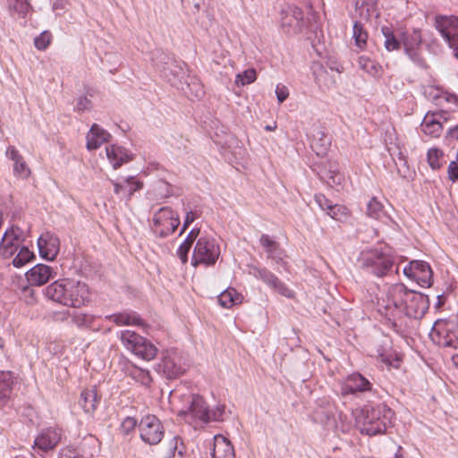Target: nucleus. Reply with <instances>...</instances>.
Listing matches in <instances>:
<instances>
[{
  "label": "nucleus",
  "instance_id": "nucleus-1",
  "mask_svg": "<svg viewBox=\"0 0 458 458\" xmlns=\"http://www.w3.org/2000/svg\"><path fill=\"white\" fill-rule=\"evenodd\" d=\"M386 315L403 313L406 317L420 319L429 307L428 295L408 289L403 284H394L386 292Z\"/></svg>",
  "mask_w": 458,
  "mask_h": 458
},
{
  "label": "nucleus",
  "instance_id": "nucleus-2",
  "mask_svg": "<svg viewBox=\"0 0 458 458\" xmlns=\"http://www.w3.org/2000/svg\"><path fill=\"white\" fill-rule=\"evenodd\" d=\"M44 294L55 302L72 308H81L89 300L88 285L72 278L55 280L45 288Z\"/></svg>",
  "mask_w": 458,
  "mask_h": 458
},
{
  "label": "nucleus",
  "instance_id": "nucleus-3",
  "mask_svg": "<svg viewBox=\"0 0 458 458\" xmlns=\"http://www.w3.org/2000/svg\"><path fill=\"white\" fill-rule=\"evenodd\" d=\"M392 416L393 411L386 405H365L356 418V424L361 434H384L391 423Z\"/></svg>",
  "mask_w": 458,
  "mask_h": 458
},
{
  "label": "nucleus",
  "instance_id": "nucleus-4",
  "mask_svg": "<svg viewBox=\"0 0 458 458\" xmlns=\"http://www.w3.org/2000/svg\"><path fill=\"white\" fill-rule=\"evenodd\" d=\"M360 267L368 273L377 277H384L392 272L399 273V267L395 265L392 254L382 249H373L361 253Z\"/></svg>",
  "mask_w": 458,
  "mask_h": 458
},
{
  "label": "nucleus",
  "instance_id": "nucleus-5",
  "mask_svg": "<svg viewBox=\"0 0 458 458\" xmlns=\"http://www.w3.org/2000/svg\"><path fill=\"white\" fill-rule=\"evenodd\" d=\"M220 256V247L216 241L209 236H201L197 240L192 257L191 265L197 267L203 264L213 266Z\"/></svg>",
  "mask_w": 458,
  "mask_h": 458
},
{
  "label": "nucleus",
  "instance_id": "nucleus-6",
  "mask_svg": "<svg viewBox=\"0 0 458 458\" xmlns=\"http://www.w3.org/2000/svg\"><path fill=\"white\" fill-rule=\"evenodd\" d=\"M120 339L126 349L145 360L154 359L157 353V348L149 340L134 331H122Z\"/></svg>",
  "mask_w": 458,
  "mask_h": 458
},
{
  "label": "nucleus",
  "instance_id": "nucleus-7",
  "mask_svg": "<svg viewBox=\"0 0 458 458\" xmlns=\"http://www.w3.org/2000/svg\"><path fill=\"white\" fill-rule=\"evenodd\" d=\"M429 336L439 346L458 348V325L454 320L437 319Z\"/></svg>",
  "mask_w": 458,
  "mask_h": 458
},
{
  "label": "nucleus",
  "instance_id": "nucleus-8",
  "mask_svg": "<svg viewBox=\"0 0 458 458\" xmlns=\"http://www.w3.org/2000/svg\"><path fill=\"white\" fill-rule=\"evenodd\" d=\"M180 225V218L170 207L160 208L153 216L152 231L155 235L165 238L175 232Z\"/></svg>",
  "mask_w": 458,
  "mask_h": 458
},
{
  "label": "nucleus",
  "instance_id": "nucleus-9",
  "mask_svg": "<svg viewBox=\"0 0 458 458\" xmlns=\"http://www.w3.org/2000/svg\"><path fill=\"white\" fill-rule=\"evenodd\" d=\"M187 407L179 411L180 415H191L204 422L209 420H219L224 412V407L217 408L216 411H210L205 400L199 394H191L187 399Z\"/></svg>",
  "mask_w": 458,
  "mask_h": 458
},
{
  "label": "nucleus",
  "instance_id": "nucleus-10",
  "mask_svg": "<svg viewBox=\"0 0 458 458\" xmlns=\"http://www.w3.org/2000/svg\"><path fill=\"white\" fill-rule=\"evenodd\" d=\"M248 268L249 275L261 280L267 287L271 288L280 295L289 299L294 297V292L267 267L249 265Z\"/></svg>",
  "mask_w": 458,
  "mask_h": 458
},
{
  "label": "nucleus",
  "instance_id": "nucleus-11",
  "mask_svg": "<svg viewBox=\"0 0 458 458\" xmlns=\"http://www.w3.org/2000/svg\"><path fill=\"white\" fill-rule=\"evenodd\" d=\"M280 26L286 34H297L301 30L303 11L294 4H284L279 13Z\"/></svg>",
  "mask_w": 458,
  "mask_h": 458
},
{
  "label": "nucleus",
  "instance_id": "nucleus-12",
  "mask_svg": "<svg viewBox=\"0 0 458 458\" xmlns=\"http://www.w3.org/2000/svg\"><path fill=\"white\" fill-rule=\"evenodd\" d=\"M436 28L458 59V17L453 15L437 17Z\"/></svg>",
  "mask_w": 458,
  "mask_h": 458
},
{
  "label": "nucleus",
  "instance_id": "nucleus-13",
  "mask_svg": "<svg viewBox=\"0 0 458 458\" xmlns=\"http://www.w3.org/2000/svg\"><path fill=\"white\" fill-rule=\"evenodd\" d=\"M139 429L140 438L148 445H157L164 437V427L155 415L144 416L139 424Z\"/></svg>",
  "mask_w": 458,
  "mask_h": 458
},
{
  "label": "nucleus",
  "instance_id": "nucleus-14",
  "mask_svg": "<svg viewBox=\"0 0 458 458\" xmlns=\"http://www.w3.org/2000/svg\"><path fill=\"white\" fill-rule=\"evenodd\" d=\"M154 65L159 69L161 75L176 87H179L175 81V76L183 73L182 68L176 64L171 57L162 50H156L152 55Z\"/></svg>",
  "mask_w": 458,
  "mask_h": 458
},
{
  "label": "nucleus",
  "instance_id": "nucleus-15",
  "mask_svg": "<svg viewBox=\"0 0 458 458\" xmlns=\"http://www.w3.org/2000/svg\"><path fill=\"white\" fill-rule=\"evenodd\" d=\"M403 274L422 287H429L433 282V271L426 261L412 260L403 268Z\"/></svg>",
  "mask_w": 458,
  "mask_h": 458
},
{
  "label": "nucleus",
  "instance_id": "nucleus-16",
  "mask_svg": "<svg viewBox=\"0 0 458 458\" xmlns=\"http://www.w3.org/2000/svg\"><path fill=\"white\" fill-rule=\"evenodd\" d=\"M156 369L169 379L176 378L184 372L181 358L174 352H166L157 365Z\"/></svg>",
  "mask_w": 458,
  "mask_h": 458
},
{
  "label": "nucleus",
  "instance_id": "nucleus-17",
  "mask_svg": "<svg viewBox=\"0 0 458 458\" xmlns=\"http://www.w3.org/2000/svg\"><path fill=\"white\" fill-rule=\"evenodd\" d=\"M62 439V430L58 428L49 427L43 429L35 438L33 448L42 452H48L57 446Z\"/></svg>",
  "mask_w": 458,
  "mask_h": 458
},
{
  "label": "nucleus",
  "instance_id": "nucleus-18",
  "mask_svg": "<svg viewBox=\"0 0 458 458\" xmlns=\"http://www.w3.org/2000/svg\"><path fill=\"white\" fill-rule=\"evenodd\" d=\"M38 246L43 259L54 260L59 253L60 240L57 236L47 232L38 239Z\"/></svg>",
  "mask_w": 458,
  "mask_h": 458
},
{
  "label": "nucleus",
  "instance_id": "nucleus-19",
  "mask_svg": "<svg viewBox=\"0 0 458 458\" xmlns=\"http://www.w3.org/2000/svg\"><path fill=\"white\" fill-rule=\"evenodd\" d=\"M57 272L45 264H38L26 273V279L31 285H43L50 279H54Z\"/></svg>",
  "mask_w": 458,
  "mask_h": 458
},
{
  "label": "nucleus",
  "instance_id": "nucleus-20",
  "mask_svg": "<svg viewBox=\"0 0 458 458\" xmlns=\"http://www.w3.org/2000/svg\"><path fill=\"white\" fill-rule=\"evenodd\" d=\"M446 114L447 113L443 110L431 114L428 113L420 124L421 131L430 137H439L443 131V125L439 119H444L446 121Z\"/></svg>",
  "mask_w": 458,
  "mask_h": 458
},
{
  "label": "nucleus",
  "instance_id": "nucleus-21",
  "mask_svg": "<svg viewBox=\"0 0 458 458\" xmlns=\"http://www.w3.org/2000/svg\"><path fill=\"white\" fill-rule=\"evenodd\" d=\"M259 242L267 253V259H271L276 265H286V262L284 260V250L276 241L268 234L263 233L259 238Z\"/></svg>",
  "mask_w": 458,
  "mask_h": 458
},
{
  "label": "nucleus",
  "instance_id": "nucleus-22",
  "mask_svg": "<svg viewBox=\"0 0 458 458\" xmlns=\"http://www.w3.org/2000/svg\"><path fill=\"white\" fill-rule=\"evenodd\" d=\"M6 157L13 162V175L17 178L27 179L30 175V169L24 157L13 146H9L5 152Z\"/></svg>",
  "mask_w": 458,
  "mask_h": 458
},
{
  "label": "nucleus",
  "instance_id": "nucleus-23",
  "mask_svg": "<svg viewBox=\"0 0 458 458\" xmlns=\"http://www.w3.org/2000/svg\"><path fill=\"white\" fill-rule=\"evenodd\" d=\"M212 458H234V447L231 441L222 435H216L213 438Z\"/></svg>",
  "mask_w": 458,
  "mask_h": 458
},
{
  "label": "nucleus",
  "instance_id": "nucleus-24",
  "mask_svg": "<svg viewBox=\"0 0 458 458\" xmlns=\"http://www.w3.org/2000/svg\"><path fill=\"white\" fill-rule=\"evenodd\" d=\"M107 158L114 169L133 159V155L126 148L117 145H111L106 148Z\"/></svg>",
  "mask_w": 458,
  "mask_h": 458
},
{
  "label": "nucleus",
  "instance_id": "nucleus-25",
  "mask_svg": "<svg viewBox=\"0 0 458 458\" xmlns=\"http://www.w3.org/2000/svg\"><path fill=\"white\" fill-rule=\"evenodd\" d=\"M111 135L94 123L87 135V148L93 150L98 148L103 143L107 142Z\"/></svg>",
  "mask_w": 458,
  "mask_h": 458
},
{
  "label": "nucleus",
  "instance_id": "nucleus-26",
  "mask_svg": "<svg viewBox=\"0 0 458 458\" xmlns=\"http://www.w3.org/2000/svg\"><path fill=\"white\" fill-rule=\"evenodd\" d=\"M370 389L369 381L360 373H353L347 377L344 391L345 393L354 394L356 392H364Z\"/></svg>",
  "mask_w": 458,
  "mask_h": 458
},
{
  "label": "nucleus",
  "instance_id": "nucleus-27",
  "mask_svg": "<svg viewBox=\"0 0 458 458\" xmlns=\"http://www.w3.org/2000/svg\"><path fill=\"white\" fill-rule=\"evenodd\" d=\"M98 400L96 387L84 389L81 393L79 404L86 413H92L98 406Z\"/></svg>",
  "mask_w": 458,
  "mask_h": 458
},
{
  "label": "nucleus",
  "instance_id": "nucleus-28",
  "mask_svg": "<svg viewBox=\"0 0 458 458\" xmlns=\"http://www.w3.org/2000/svg\"><path fill=\"white\" fill-rule=\"evenodd\" d=\"M13 379L10 371H0V406H4L10 399Z\"/></svg>",
  "mask_w": 458,
  "mask_h": 458
},
{
  "label": "nucleus",
  "instance_id": "nucleus-29",
  "mask_svg": "<svg viewBox=\"0 0 458 458\" xmlns=\"http://www.w3.org/2000/svg\"><path fill=\"white\" fill-rule=\"evenodd\" d=\"M355 15L360 20L369 21L376 11L377 0H354Z\"/></svg>",
  "mask_w": 458,
  "mask_h": 458
},
{
  "label": "nucleus",
  "instance_id": "nucleus-30",
  "mask_svg": "<svg viewBox=\"0 0 458 458\" xmlns=\"http://www.w3.org/2000/svg\"><path fill=\"white\" fill-rule=\"evenodd\" d=\"M185 445L179 436L173 437L166 444L164 458H183Z\"/></svg>",
  "mask_w": 458,
  "mask_h": 458
},
{
  "label": "nucleus",
  "instance_id": "nucleus-31",
  "mask_svg": "<svg viewBox=\"0 0 458 458\" xmlns=\"http://www.w3.org/2000/svg\"><path fill=\"white\" fill-rule=\"evenodd\" d=\"M200 232L199 228H193L188 233L185 240L182 242V244L177 249V256L181 259L182 264L187 263L188 261V253L195 242L196 238L199 236Z\"/></svg>",
  "mask_w": 458,
  "mask_h": 458
},
{
  "label": "nucleus",
  "instance_id": "nucleus-32",
  "mask_svg": "<svg viewBox=\"0 0 458 458\" xmlns=\"http://www.w3.org/2000/svg\"><path fill=\"white\" fill-rule=\"evenodd\" d=\"M113 321L117 326H139L143 327L144 321L136 312H123L118 314H114L112 316Z\"/></svg>",
  "mask_w": 458,
  "mask_h": 458
},
{
  "label": "nucleus",
  "instance_id": "nucleus-33",
  "mask_svg": "<svg viewBox=\"0 0 458 458\" xmlns=\"http://www.w3.org/2000/svg\"><path fill=\"white\" fill-rule=\"evenodd\" d=\"M402 44L404 51L416 49L421 43V32L420 30H412V31H404L402 33Z\"/></svg>",
  "mask_w": 458,
  "mask_h": 458
},
{
  "label": "nucleus",
  "instance_id": "nucleus-34",
  "mask_svg": "<svg viewBox=\"0 0 458 458\" xmlns=\"http://www.w3.org/2000/svg\"><path fill=\"white\" fill-rule=\"evenodd\" d=\"M7 7L12 15L17 13L20 18H25L32 9L29 0H7Z\"/></svg>",
  "mask_w": 458,
  "mask_h": 458
},
{
  "label": "nucleus",
  "instance_id": "nucleus-35",
  "mask_svg": "<svg viewBox=\"0 0 458 458\" xmlns=\"http://www.w3.org/2000/svg\"><path fill=\"white\" fill-rule=\"evenodd\" d=\"M18 246L19 242L4 233L0 242V256L4 259L11 258L18 250Z\"/></svg>",
  "mask_w": 458,
  "mask_h": 458
},
{
  "label": "nucleus",
  "instance_id": "nucleus-36",
  "mask_svg": "<svg viewBox=\"0 0 458 458\" xmlns=\"http://www.w3.org/2000/svg\"><path fill=\"white\" fill-rule=\"evenodd\" d=\"M326 181L328 186L335 188L339 191V187L344 181V176L336 170L335 165H330L329 170L326 173L325 176H321Z\"/></svg>",
  "mask_w": 458,
  "mask_h": 458
},
{
  "label": "nucleus",
  "instance_id": "nucleus-37",
  "mask_svg": "<svg viewBox=\"0 0 458 458\" xmlns=\"http://www.w3.org/2000/svg\"><path fill=\"white\" fill-rule=\"evenodd\" d=\"M363 21L364 20L360 19L359 21H355L352 29V38L355 40L356 46L360 49L366 46L368 40V33L362 25Z\"/></svg>",
  "mask_w": 458,
  "mask_h": 458
},
{
  "label": "nucleus",
  "instance_id": "nucleus-38",
  "mask_svg": "<svg viewBox=\"0 0 458 458\" xmlns=\"http://www.w3.org/2000/svg\"><path fill=\"white\" fill-rule=\"evenodd\" d=\"M381 31L385 37V47L387 51H394L400 49L402 45V39H398L393 33L391 28L383 26Z\"/></svg>",
  "mask_w": 458,
  "mask_h": 458
},
{
  "label": "nucleus",
  "instance_id": "nucleus-39",
  "mask_svg": "<svg viewBox=\"0 0 458 458\" xmlns=\"http://www.w3.org/2000/svg\"><path fill=\"white\" fill-rule=\"evenodd\" d=\"M185 87L182 86V89L189 98H200L204 95L203 87L196 79L191 78L190 81H185Z\"/></svg>",
  "mask_w": 458,
  "mask_h": 458
},
{
  "label": "nucleus",
  "instance_id": "nucleus-40",
  "mask_svg": "<svg viewBox=\"0 0 458 458\" xmlns=\"http://www.w3.org/2000/svg\"><path fill=\"white\" fill-rule=\"evenodd\" d=\"M239 299L240 295L233 288H228L225 290L218 296V301L224 308H230L233 305L240 302Z\"/></svg>",
  "mask_w": 458,
  "mask_h": 458
},
{
  "label": "nucleus",
  "instance_id": "nucleus-41",
  "mask_svg": "<svg viewBox=\"0 0 458 458\" xmlns=\"http://www.w3.org/2000/svg\"><path fill=\"white\" fill-rule=\"evenodd\" d=\"M129 376L136 382H139L144 386H149L152 382V377L148 370L142 369L138 367L132 368L129 371Z\"/></svg>",
  "mask_w": 458,
  "mask_h": 458
},
{
  "label": "nucleus",
  "instance_id": "nucleus-42",
  "mask_svg": "<svg viewBox=\"0 0 458 458\" xmlns=\"http://www.w3.org/2000/svg\"><path fill=\"white\" fill-rule=\"evenodd\" d=\"M359 66L371 76H376L381 66L370 58L361 55L359 57Z\"/></svg>",
  "mask_w": 458,
  "mask_h": 458
},
{
  "label": "nucleus",
  "instance_id": "nucleus-43",
  "mask_svg": "<svg viewBox=\"0 0 458 458\" xmlns=\"http://www.w3.org/2000/svg\"><path fill=\"white\" fill-rule=\"evenodd\" d=\"M34 258V253L31 252L28 247L22 246L18 254L13 259V265L15 267H21Z\"/></svg>",
  "mask_w": 458,
  "mask_h": 458
},
{
  "label": "nucleus",
  "instance_id": "nucleus-44",
  "mask_svg": "<svg viewBox=\"0 0 458 458\" xmlns=\"http://www.w3.org/2000/svg\"><path fill=\"white\" fill-rule=\"evenodd\" d=\"M367 214L374 219H379L385 214L384 207L376 198H372L367 204Z\"/></svg>",
  "mask_w": 458,
  "mask_h": 458
},
{
  "label": "nucleus",
  "instance_id": "nucleus-45",
  "mask_svg": "<svg viewBox=\"0 0 458 458\" xmlns=\"http://www.w3.org/2000/svg\"><path fill=\"white\" fill-rule=\"evenodd\" d=\"M327 214L336 221H344L348 217V209L344 206L332 203Z\"/></svg>",
  "mask_w": 458,
  "mask_h": 458
},
{
  "label": "nucleus",
  "instance_id": "nucleus-46",
  "mask_svg": "<svg viewBox=\"0 0 458 458\" xmlns=\"http://www.w3.org/2000/svg\"><path fill=\"white\" fill-rule=\"evenodd\" d=\"M30 283L28 281H23V284L21 285V296L27 304L32 305L36 302L35 291L34 289L29 285Z\"/></svg>",
  "mask_w": 458,
  "mask_h": 458
},
{
  "label": "nucleus",
  "instance_id": "nucleus-47",
  "mask_svg": "<svg viewBox=\"0 0 458 458\" xmlns=\"http://www.w3.org/2000/svg\"><path fill=\"white\" fill-rule=\"evenodd\" d=\"M257 79V73L254 69H248L244 71L242 73H238L236 75L235 83L237 85L244 86L250 83H252Z\"/></svg>",
  "mask_w": 458,
  "mask_h": 458
},
{
  "label": "nucleus",
  "instance_id": "nucleus-48",
  "mask_svg": "<svg viewBox=\"0 0 458 458\" xmlns=\"http://www.w3.org/2000/svg\"><path fill=\"white\" fill-rule=\"evenodd\" d=\"M443 157V152L437 148H430L427 154V159L429 166L433 170H438L441 167L439 162L440 157Z\"/></svg>",
  "mask_w": 458,
  "mask_h": 458
},
{
  "label": "nucleus",
  "instance_id": "nucleus-49",
  "mask_svg": "<svg viewBox=\"0 0 458 458\" xmlns=\"http://www.w3.org/2000/svg\"><path fill=\"white\" fill-rule=\"evenodd\" d=\"M124 194L126 195L127 200L131 199L132 194L140 190L143 187V183L140 181H135L134 177L130 176L125 180Z\"/></svg>",
  "mask_w": 458,
  "mask_h": 458
},
{
  "label": "nucleus",
  "instance_id": "nucleus-50",
  "mask_svg": "<svg viewBox=\"0 0 458 458\" xmlns=\"http://www.w3.org/2000/svg\"><path fill=\"white\" fill-rule=\"evenodd\" d=\"M51 39L52 34L49 31L45 30L35 38V47L38 50H45L49 46Z\"/></svg>",
  "mask_w": 458,
  "mask_h": 458
},
{
  "label": "nucleus",
  "instance_id": "nucleus-51",
  "mask_svg": "<svg viewBox=\"0 0 458 458\" xmlns=\"http://www.w3.org/2000/svg\"><path fill=\"white\" fill-rule=\"evenodd\" d=\"M137 426V420L133 417H126L121 424L120 430L123 435H129Z\"/></svg>",
  "mask_w": 458,
  "mask_h": 458
},
{
  "label": "nucleus",
  "instance_id": "nucleus-52",
  "mask_svg": "<svg viewBox=\"0 0 458 458\" xmlns=\"http://www.w3.org/2000/svg\"><path fill=\"white\" fill-rule=\"evenodd\" d=\"M405 54L410 57V59L419 67L427 69L428 65L426 61L420 55V54L416 50L406 51Z\"/></svg>",
  "mask_w": 458,
  "mask_h": 458
},
{
  "label": "nucleus",
  "instance_id": "nucleus-53",
  "mask_svg": "<svg viewBox=\"0 0 458 458\" xmlns=\"http://www.w3.org/2000/svg\"><path fill=\"white\" fill-rule=\"evenodd\" d=\"M92 108V102L87 97L81 96L77 99L76 106L74 110L76 112L81 113L84 111H89Z\"/></svg>",
  "mask_w": 458,
  "mask_h": 458
},
{
  "label": "nucleus",
  "instance_id": "nucleus-54",
  "mask_svg": "<svg viewBox=\"0 0 458 458\" xmlns=\"http://www.w3.org/2000/svg\"><path fill=\"white\" fill-rule=\"evenodd\" d=\"M200 216V213L197 210H190V211H187L186 212V216H185V218H184V222H183V225H182V227L180 231V235H182L185 230L190 226V225L191 223H193V221L197 218H199Z\"/></svg>",
  "mask_w": 458,
  "mask_h": 458
},
{
  "label": "nucleus",
  "instance_id": "nucleus-55",
  "mask_svg": "<svg viewBox=\"0 0 458 458\" xmlns=\"http://www.w3.org/2000/svg\"><path fill=\"white\" fill-rule=\"evenodd\" d=\"M333 411L332 410H318L315 412L316 420H318L320 423H327L328 422L332 417H333Z\"/></svg>",
  "mask_w": 458,
  "mask_h": 458
},
{
  "label": "nucleus",
  "instance_id": "nucleus-56",
  "mask_svg": "<svg viewBox=\"0 0 458 458\" xmlns=\"http://www.w3.org/2000/svg\"><path fill=\"white\" fill-rule=\"evenodd\" d=\"M314 199H315L316 203L318 205V207L322 210H326V211H327V209L331 207V205L333 203L325 195L320 194V193L319 194H316L315 197H314Z\"/></svg>",
  "mask_w": 458,
  "mask_h": 458
},
{
  "label": "nucleus",
  "instance_id": "nucleus-57",
  "mask_svg": "<svg viewBox=\"0 0 458 458\" xmlns=\"http://www.w3.org/2000/svg\"><path fill=\"white\" fill-rule=\"evenodd\" d=\"M448 179L453 182L458 181V162L452 161L448 165Z\"/></svg>",
  "mask_w": 458,
  "mask_h": 458
},
{
  "label": "nucleus",
  "instance_id": "nucleus-58",
  "mask_svg": "<svg viewBox=\"0 0 458 458\" xmlns=\"http://www.w3.org/2000/svg\"><path fill=\"white\" fill-rule=\"evenodd\" d=\"M5 233H8L9 236L15 240L17 242H21L23 241L22 237V232L21 230L17 226H12L11 228L7 229L5 231Z\"/></svg>",
  "mask_w": 458,
  "mask_h": 458
},
{
  "label": "nucleus",
  "instance_id": "nucleus-59",
  "mask_svg": "<svg viewBox=\"0 0 458 458\" xmlns=\"http://www.w3.org/2000/svg\"><path fill=\"white\" fill-rule=\"evenodd\" d=\"M276 95L278 102L283 103L289 96L288 89L284 85L278 84L276 88Z\"/></svg>",
  "mask_w": 458,
  "mask_h": 458
},
{
  "label": "nucleus",
  "instance_id": "nucleus-60",
  "mask_svg": "<svg viewBox=\"0 0 458 458\" xmlns=\"http://www.w3.org/2000/svg\"><path fill=\"white\" fill-rule=\"evenodd\" d=\"M58 458H81V456L76 450L66 447L60 450Z\"/></svg>",
  "mask_w": 458,
  "mask_h": 458
},
{
  "label": "nucleus",
  "instance_id": "nucleus-61",
  "mask_svg": "<svg viewBox=\"0 0 458 458\" xmlns=\"http://www.w3.org/2000/svg\"><path fill=\"white\" fill-rule=\"evenodd\" d=\"M318 133L321 134L320 140L322 141V143L320 145V148L316 149V151L318 155H324L326 154L328 147L330 146V140L327 137L323 138L324 133L322 131H319Z\"/></svg>",
  "mask_w": 458,
  "mask_h": 458
},
{
  "label": "nucleus",
  "instance_id": "nucleus-62",
  "mask_svg": "<svg viewBox=\"0 0 458 458\" xmlns=\"http://www.w3.org/2000/svg\"><path fill=\"white\" fill-rule=\"evenodd\" d=\"M65 9V1L64 0H56L53 4V10L56 13L57 15H61L62 13Z\"/></svg>",
  "mask_w": 458,
  "mask_h": 458
},
{
  "label": "nucleus",
  "instance_id": "nucleus-63",
  "mask_svg": "<svg viewBox=\"0 0 458 458\" xmlns=\"http://www.w3.org/2000/svg\"><path fill=\"white\" fill-rule=\"evenodd\" d=\"M446 138L458 140V124L447 131Z\"/></svg>",
  "mask_w": 458,
  "mask_h": 458
},
{
  "label": "nucleus",
  "instance_id": "nucleus-64",
  "mask_svg": "<svg viewBox=\"0 0 458 458\" xmlns=\"http://www.w3.org/2000/svg\"><path fill=\"white\" fill-rule=\"evenodd\" d=\"M445 100L449 103L454 104L458 107V97L454 94H448L445 97Z\"/></svg>",
  "mask_w": 458,
  "mask_h": 458
}]
</instances>
